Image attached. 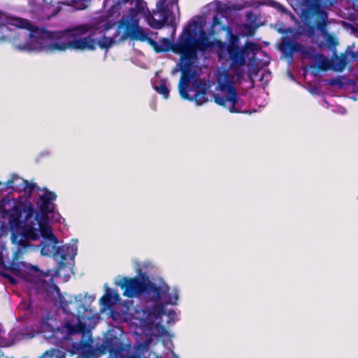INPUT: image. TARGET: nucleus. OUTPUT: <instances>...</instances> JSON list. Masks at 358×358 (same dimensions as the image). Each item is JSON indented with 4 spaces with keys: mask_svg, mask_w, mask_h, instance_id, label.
<instances>
[{
    "mask_svg": "<svg viewBox=\"0 0 358 358\" xmlns=\"http://www.w3.org/2000/svg\"><path fill=\"white\" fill-rule=\"evenodd\" d=\"M220 90L224 93V95L213 94L214 101L219 106H223L231 113H248L250 111L242 110L245 105V101L237 93L233 83L226 80L224 82H220L218 84Z\"/></svg>",
    "mask_w": 358,
    "mask_h": 358,
    "instance_id": "obj_11",
    "label": "nucleus"
},
{
    "mask_svg": "<svg viewBox=\"0 0 358 358\" xmlns=\"http://www.w3.org/2000/svg\"><path fill=\"white\" fill-rule=\"evenodd\" d=\"M138 272L141 278L123 277L117 283L124 289V296L131 298L143 294L148 301L157 302L170 292L169 286L164 280H161L159 285H157L140 268Z\"/></svg>",
    "mask_w": 358,
    "mask_h": 358,
    "instance_id": "obj_3",
    "label": "nucleus"
},
{
    "mask_svg": "<svg viewBox=\"0 0 358 358\" xmlns=\"http://www.w3.org/2000/svg\"><path fill=\"white\" fill-rule=\"evenodd\" d=\"M20 335H21V338H27V336L24 335V334H23L22 332L20 333ZM34 336V334L29 336H27V338H32Z\"/></svg>",
    "mask_w": 358,
    "mask_h": 358,
    "instance_id": "obj_34",
    "label": "nucleus"
},
{
    "mask_svg": "<svg viewBox=\"0 0 358 358\" xmlns=\"http://www.w3.org/2000/svg\"><path fill=\"white\" fill-rule=\"evenodd\" d=\"M196 45V43H195ZM200 50L197 45L194 47V55L189 58L180 57L179 63L181 76L178 84V91L180 96L190 101H194L197 106H201L208 101L206 97L209 86L203 80H196L193 85L187 90V87L192 77L191 67L198 57Z\"/></svg>",
    "mask_w": 358,
    "mask_h": 358,
    "instance_id": "obj_4",
    "label": "nucleus"
},
{
    "mask_svg": "<svg viewBox=\"0 0 358 358\" xmlns=\"http://www.w3.org/2000/svg\"><path fill=\"white\" fill-rule=\"evenodd\" d=\"M48 220L40 218L38 220H34L33 217L29 221V224L33 225L38 229L41 235L45 239V242L41 248V252L43 255H52L53 257L58 261L59 268H64L66 266V262L69 259H73L77 253V247L73 245H64L57 246L58 240L52 233L51 227L46 223ZM39 236V235L38 234Z\"/></svg>",
    "mask_w": 358,
    "mask_h": 358,
    "instance_id": "obj_5",
    "label": "nucleus"
},
{
    "mask_svg": "<svg viewBox=\"0 0 358 358\" xmlns=\"http://www.w3.org/2000/svg\"><path fill=\"white\" fill-rule=\"evenodd\" d=\"M8 280L12 285H16L17 282V280L12 275L9 276Z\"/></svg>",
    "mask_w": 358,
    "mask_h": 358,
    "instance_id": "obj_31",
    "label": "nucleus"
},
{
    "mask_svg": "<svg viewBox=\"0 0 358 358\" xmlns=\"http://www.w3.org/2000/svg\"><path fill=\"white\" fill-rule=\"evenodd\" d=\"M178 297L179 291L177 288H175L173 289V294H170L169 292L166 296H163V297L159 301L155 302V305L153 306L154 313L158 316L165 315V306L166 304H176L178 300Z\"/></svg>",
    "mask_w": 358,
    "mask_h": 358,
    "instance_id": "obj_17",
    "label": "nucleus"
},
{
    "mask_svg": "<svg viewBox=\"0 0 358 358\" xmlns=\"http://www.w3.org/2000/svg\"><path fill=\"white\" fill-rule=\"evenodd\" d=\"M7 189H11L15 192H24L31 194L35 189L41 191V188L36 183L29 182L16 174H13L11 179L8 180L6 184Z\"/></svg>",
    "mask_w": 358,
    "mask_h": 358,
    "instance_id": "obj_16",
    "label": "nucleus"
},
{
    "mask_svg": "<svg viewBox=\"0 0 358 358\" xmlns=\"http://www.w3.org/2000/svg\"><path fill=\"white\" fill-rule=\"evenodd\" d=\"M170 17H172V18H171V22H172V21L173 20V15H171Z\"/></svg>",
    "mask_w": 358,
    "mask_h": 358,
    "instance_id": "obj_39",
    "label": "nucleus"
},
{
    "mask_svg": "<svg viewBox=\"0 0 358 358\" xmlns=\"http://www.w3.org/2000/svg\"><path fill=\"white\" fill-rule=\"evenodd\" d=\"M56 10H57V11L59 10V8H57L56 9ZM57 13V12H54V14L55 15Z\"/></svg>",
    "mask_w": 358,
    "mask_h": 358,
    "instance_id": "obj_37",
    "label": "nucleus"
},
{
    "mask_svg": "<svg viewBox=\"0 0 358 358\" xmlns=\"http://www.w3.org/2000/svg\"><path fill=\"white\" fill-rule=\"evenodd\" d=\"M276 4H278V6H281V5L278 3H276Z\"/></svg>",
    "mask_w": 358,
    "mask_h": 358,
    "instance_id": "obj_40",
    "label": "nucleus"
},
{
    "mask_svg": "<svg viewBox=\"0 0 358 358\" xmlns=\"http://www.w3.org/2000/svg\"><path fill=\"white\" fill-rule=\"evenodd\" d=\"M59 339H64V340H70L69 336L72 335L78 334V336L81 335L80 334L76 327L71 324L70 322H66L64 325L59 327Z\"/></svg>",
    "mask_w": 358,
    "mask_h": 358,
    "instance_id": "obj_19",
    "label": "nucleus"
},
{
    "mask_svg": "<svg viewBox=\"0 0 358 358\" xmlns=\"http://www.w3.org/2000/svg\"><path fill=\"white\" fill-rule=\"evenodd\" d=\"M6 345V343H5L4 341H3V342H1V343H0V345Z\"/></svg>",
    "mask_w": 358,
    "mask_h": 358,
    "instance_id": "obj_36",
    "label": "nucleus"
},
{
    "mask_svg": "<svg viewBox=\"0 0 358 358\" xmlns=\"http://www.w3.org/2000/svg\"><path fill=\"white\" fill-rule=\"evenodd\" d=\"M118 5L120 6H129L127 7L129 21L128 20L120 21L115 31V36H119L120 30L124 28L125 30L120 36V41H122L130 38L133 41L144 42L148 36L143 29L138 26V16L143 15L145 17L146 2L143 0H118Z\"/></svg>",
    "mask_w": 358,
    "mask_h": 358,
    "instance_id": "obj_6",
    "label": "nucleus"
},
{
    "mask_svg": "<svg viewBox=\"0 0 358 358\" xmlns=\"http://www.w3.org/2000/svg\"><path fill=\"white\" fill-rule=\"evenodd\" d=\"M348 49L345 50V52L341 53L340 56H337L335 59V61L332 62L333 66L332 69L335 71L341 72L344 70L346 65L348 64L349 60L348 59Z\"/></svg>",
    "mask_w": 358,
    "mask_h": 358,
    "instance_id": "obj_20",
    "label": "nucleus"
},
{
    "mask_svg": "<svg viewBox=\"0 0 358 358\" xmlns=\"http://www.w3.org/2000/svg\"><path fill=\"white\" fill-rule=\"evenodd\" d=\"M245 29L248 30V34L249 36H253L255 34V29L250 24L245 25Z\"/></svg>",
    "mask_w": 358,
    "mask_h": 358,
    "instance_id": "obj_30",
    "label": "nucleus"
},
{
    "mask_svg": "<svg viewBox=\"0 0 358 358\" xmlns=\"http://www.w3.org/2000/svg\"><path fill=\"white\" fill-rule=\"evenodd\" d=\"M280 50L287 57H292L297 52L308 56L316 62L317 69L321 71H327L333 66L332 62L322 54L315 52V48H306L302 44L291 39L284 41Z\"/></svg>",
    "mask_w": 358,
    "mask_h": 358,
    "instance_id": "obj_12",
    "label": "nucleus"
},
{
    "mask_svg": "<svg viewBox=\"0 0 358 358\" xmlns=\"http://www.w3.org/2000/svg\"><path fill=\"white\" fill-rule=\"evenodd\" d=\"M12 272H17L18 269L15 267V266L12 264V265L8 268Z\"/></svg>",
    "mask_w": 358,
    "mask_h": 358,
    "instance_id": "obj_33",
    "label": "nucleus"
},
{
    "mask_svg": "<svg viewBox=\"0 0 358 358\" xmlns=\"http://www.w3.org/2000/svg\"><path fill=\"white\" fill-rule=\"evenodd\" d=\"M117 298H119V295L117 294H115V299H117Z\"/></svg>",
    "mask_w": 358,
    "mask_h": 358,
    "instance_id": "obj_35",
    "label": "nucleus"
},
{
    "mask_svg": "<svg viewBox=\"0 0 358 358\" xmlns=\"http://www.w3.org/2000/svg\"><path fill=\"white\" fill-rule=\"evenodd\" d=\"M10 24L17 28L29 29L31 38L40 41L56 38V41L50 43L48 46L50 51H65L67 49L94 51L96 45L101 49H108L115 43V38L118 36H115V33L112 37L104 34L101 39L97 40L94 36L98 29H93L92 26L87 24L59 32H51L37 27L30 29L28 21L20 17L11 19Z\"/></svg>",
    "mask_w": 358,
    "mask_h": 358,
    "instance_id": "obj_2",
    "label": "nucleus"
},
{
    "mask_svg": "<svg viewBox=\"0 0 358 358\" xmlns=\"http://www.w3.org/2000/svg\"><path fill=\"white\" fill-rule=\"evenodd\" d=\"M1 185V182H0V185Z\"/></svg>",
    "mask_w": 358,
    "mask_h": 358,
    "instance_id": "obj_41",
    "label": "nucleus"
},
{
    "mask_svg": "<svg viewBox=\"0 0 358 358\" xmlns=\"http://www.w3.org/2000/svg\"><path fill=\"white\" fill-rule=\"evenodd\" d=\"M348 56L349 55L350 59H348L349 62H355L356 60L358 59V52H355V51H353L352 50L350 49V48L348 47Z\"/></svg>",
    "mask_w": 358,
    "mask_h": 358,
    "instance_id": "obj_28",
    "label": "nucleus"
},
{
    "mask_svg": "<svg viewBox=\"0 0 358 358\" xmlns=\"http://www.w3.org/2000/svg\"><path fill=\"white\" fill-rule=\"evenodd\" d=\"M115 24V22H111L110 21H107L101 27H97L96 29H98V30L100 29V33H103L105 34L106 32L112 29Z\"/></svg>",
    "mask_w": 358,
    "mask_h": 358,
    "instance_id": "obj_25",
    "label": "nucleus"
},
{
    "mask_svg": "<svg viewBox=\"0 0 358 358\" xmlns=\"http://www.w3.org/2000/svg\"><path fill=\"white\" fill-rule=\"evenodd\" d=\"M257 50V45L254 42L247 41L243 47L226 48L222 52L217 49L219 61L225 60L229 63V69L241 78L243 76L242 67L246 64V57L250 52Z\"/></svg>",
    "mask_w": 358,
    "mask_h": 358,
    "instance_id": "obj_10",
    "label": "nucleus"
},
{
    "mask_svg": "<svg viewBox=\"0 0 358 358\" xmlns=\"http://www.w3.org/2000/svg\"><path fill=\"white\" fill-rule=\"evenodd\" d=\"M80 308L83 310V313H81L80 310H78V317H81L83 320H89L91 317L92 313L87 314V310L85 306H80Z\"/></svg>",
    "mask_w": 358,
    "mask_h": 358,
    "instance_id": "obj_26",
    "label": "nucleus"
},
{
    "mask_svg": "<svg viewBox=\"0 0 358 358\" xmlns=\"http://www.w3.org/2000/svg\"><path fill=\"white\" fill-rule=\"evenodd\" d=\"M303 6L301 17L306 28L304 33L309 37L315 36L316 29L325 34L328 26V13L323 8L322 0H303Z\"/></svg>",
    "mask_w": 358,
    "mask_h": 358,
    "instance_id": "obj_8",
    "label": "nucleus"
},
{
    "mask_svg": "<svg viewBox=\"0 0 358 358\" xmlns=\"http://www.w3.org/2000/svg\"><path fill=\"white\" fill-rule=\"evenodd\" d=\"M42 190L43 193L36 201L40 213L36 211L31 203L22 201L17 202L10 211H3L5 215H8L11 243L17 246L13 254L14 260L18 259L31 247V241L38 239L37 229L29 224L30 220L33 217L35 221L40 218L48 220V215L55 211L54 201L57 197L56 193L46 187Z\"/></svg>",
    "mask_w": 358,
    "mask_h": 358,
    "instance_id": "obj_1",
    "label": "nucleus"
},
{
    "mask_svg": "<svg viewBox=\"0 0 358 358\" xmlns=\"http://www.w3.org/2000/svg\"><path fill=\"white\" fill-rule=\"evenodd\" d=\"M145 41L147 42L148 44H149L156 52V50L157 49L158 47V43L155 41L154 39L150 38L149 36L147 37Z\"/></svg>",
    "mask_w": 358,
    "mask_h": 358,
    "instance_id": "obj_29",
    "label": "nucleus"
},
{
    "mask_svg": "<svg viewBox=\"0 0 358 358\" xmlns=\"http://www.w3.org/2000/svg\"><path fill=\"white\" fill-rule=\"evenodd\" d=\"M357 6H358V3H357Z\"/></svg>",
    "mask_w": 358,
    "mask_h": 358,
    "instance_id": "obj_42",
    "label": "nucleus"
},
{
    "mask_svg": "<svg viewBox=\"0 0 358 358\" xmlns=\"http://www.w3.org/2000/svg\"><path fill=\"white\" fill-rule=\"evenodd\" d=\"M157 0L156 3V10L151 13L148 8H145V18L150 27L155 29H160L166 24H171L169 19L172 15L173 12L170 10L169 7L173 5H178V0Z\"/></svg>",
    "mask_w": 358,
    "mask_h": 358,
    "instance_id": "obj_13",
    "label": "nucleus"
},
{
    "mask_svg": "<svg viewBox=\"0 0 358 358\" xmlns=\"http://www.w3.org/2000/svg\"><path fill=\"white\" fill-rule=\"evenodd\" d=\"M219 31L226 32L229 43L219 39L210 41L206 33L202 31L199 33L196 43L197 48L200 50V52L204 53L208 49L213 48L215 46L217 47V49L221 50V52L226 48H239V36L233 34L231 28L229 26L223 24L221 19L215 15L212 20L210 33L211 35L215 36L218 34ZM220 53L222 54V52Z\"/></svg>",
    "mask_w": 358,
    "mask_h": 358,
    "instance_id": "obj_7",
    "label": "nucleus"
},
{
    "mask_svg": "<svg viewBox=\"0 0 358 358\" xmlns=\"http://www.w3.org/2000/svg\"><path fill=\"white\" fill-rule=\"evenodd\" d=\"M49 318H43L40 324L39 330L41 333L45 334L48 338H55L57 340L59 338V327L54 328L50 324L48 323Z\"/></svg>",
    "mask_w": 358,
    "mask_h": 358,
    "instance_id": "obj_18",
    "label": "nucleus"
},
{
    "mask_svg": "<svg viewBox=\"0 0 358 358\" xmlns=\"http://www.w3.org/2000/svg\"><path fill=\"white\" fill-rule=\"evenodd\" d=\"M195 35L196 31L193 29L192 24H189L184 28L176 43H172L168 38L161 39L158 43L156 52L171 50L176 54H179L180 57L189 58L194 55L195 43H197Z\"/></svg>",
    "mask_w": 358,
    "mask_h": 358,
    "instance_id": "obj_9",
    "label": "nucleus"
},
{
    "mask_svg": "<svg viewBox=\"0 0 358 358\" xmlns=\"http://www.w3.org/2000/svg\"><path fill=\"white\" fill-rule=\"evenodd\" d=\"M323 35L326 36V43L329 49H334L336 48V45H338V42L336 39V38L329 34H328V30L327 29V32L325 34H322Z\"/></svg>",
    "mask_w": 358,
    "mask_h": 358,
    "instance_id": "obj_24",
    "label": "nucleus"
},
{
    "mask_svg": "<svg viewBox=\"0 0 358 358\" xmlns=\"http://www.w3.org/2000/svg\"><path fill=\"white\" fill-rule=\"evenodd\" d=\"M80 338L78 341H71L69 352L71 355H78L80 358H96L97 350L93 346V341L91 336L85 334L80 335Z\"/></svg>",
    "mask_w": 358,
    "mask_h": 358,
    "instance_id": "obj_15",
    "label": "nucleus"
},
{
    "mask_svg": "<svg viewBox=\"0 0 358 358\" xmlns=\"http://www.w3.org/2000/svg\"><path fill=\"white\" fill-rule=\"evenodd\" d=\"M38 358H66V353L57 348H51L44 352Z\"/></svg>",
    "mask_w": 358,
    "mask_h": 358,
    "instance_id": "obj_21",
    "label": "nucleus"
},
{
    "mask_svg": "<svg viewBox=\"0 0 358 358\" xmlns=\"http://www.w3.org/2000/svg\"><path fill=\"white\" fill-rule=\"evenodd\" d=\"M3 25L0 24V29H2Z\"/></svg>",
    "mask_w": 358,
    "mask_h": 358,
    "instance_id": "obj_38",
    "label": "nucleus"
},
{
    "mask_svg": "<svg viewBox=\"0 0 358 358\" xmlns=\"http://www.w3.org/2000/svg\"><path fill=\"white\" fill-rule=\"evenodd\" d=\"M155 90L161 94L164 99H168L169 96V90L166 86V82L165 80H161L158 84L155 85Z\"/></svg>",
    "mask_w": 358,
    "mask_h": 358,
    "instance_id": "obj_22",
    "label": "nucleus"
},
{
    "mask_svg": "<svg viewBox=\"0 0 358 358\" xmlns=\"http://www.w3.org/2000/svg\"><path fill=\"white\" fill-rule=\"evenodd\" d=\"M100 301L104 307H110L113 304V294L108 287L106 286V293L101 296Z\"/></svg>",
    "mask_w": 358,
    "mask_h": 358,
    "instance_id": "obj_23",
    "label": "nucleus"
},
{
    "mask_svg": "<svg viewBox=\"0 0 358 358\" xmlns=\"http://www.w3.org/2000/svg\"><path fill=\"white\" fill-rule=\"evenodd\" d=\"M327 83L331 86H338L339 87H343V83L340 78L330 79L328 80Z\"/></svg>",
    "mask_w": 358,
    "mask_h": 358,
    "instance_id": "obj_27",
    "label": "nucleus"
},
{
    "mask_svg": "<svg viewBox=\"0 0 358 358\" xmlns=\"http://www.w3.org/2000/svg\"><path fill=\"white\" fill-rule=\"evenodd\" d=\"M0 275L6 279H8L9 278V276H10V274H8V273L4 272V271H0Z\"/></svg>",
    "mask_w": 358,
    "mask_h": 358,
    "instance_id": "obj_32",
    "label": "nucleus"
},
{
    "mask_svg": "<svg viewBox=\"0 0 358 358\" xmlns=\"http://www.w3.org/2000/svg\"><path fill=\"white\" fill-rule=\"evenodd\" d=\"M101 347L103 352L109 353L110 358H141L137 352L131 355V345L124 343L117 336L106 339Z\"/></svg>",
    "mask_w": 358,
    "mask_h": 358,
    "instance_id": "obj_14",
    "label": "nucleus"
}]
</instances>
